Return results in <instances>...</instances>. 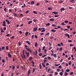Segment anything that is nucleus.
Returning <instances> with one entry per match:
<instances>
[{"label": "nucleus", "mask_w": 76, "mask_h": 76, "mask_svg": "<svg viewBox=\"0 0 76 76\" xmlns=\"http://www.w3.org/2000/svg\"><path fill=\"white\" fill-rule=\"evenodd\" d=\"M64 35H65V36L67 37L68 38H70V35H69V34L66 33V34H65Z\"/></svg>", "instance_id": "obj_1"}, {"label": "nucleus", "mask_w": 76, "mask_h": 76, "mask_svg": "<svg viewBox=\"0 0 76 76\" xmlns=\"http://www.w3.org/2000/svg\"><path fill=\"white\" fill-rule=\"evenodd\" d=\"M26 54H27V57H29V53L28 52H27L26 51Z\"/></svg>", "instance_id": "obj_2"}, {"label": "nucleus", "mask_w": 76, "mask_h": 76, "mask_svg": "<svg viewBox=\"0 0 76 76\" xmlns=\"http://www.w3.org/2000/svg\"><path fill=\"white\" fill-rule=\"evenodd\" d=\"M35 53L34 52L33 53L35 54V55H36V56H37V54H38V52L36 50L35 51Z\"/></svg>", "instance_id": "obj_3"}, {"label": "nucleus", "mask_w": 76, "mask_h": 76, "mask_svg": "<svg viewBox=\"0 0 76 76\" xmlns=\"http://www.w3.org/2000/svg\"><path fill=\"white\" fill-rule=\"evenodd\" d=\"M65 10L64 8H62L60 9L61 12H62V11H63Z\"/></svg>", "instance_id": "obj_4"}, {"label": "nucleus", "mask_w": 76, "mask_h": 76, "mask_svg": "<svg viewBox=\"0 0 76 76\" xmlns=\"http://www.w3.org/2000/svg\"><path fill=\"white\" fill-rule=\"evenodd\" d=\"M5 21L6 22H7L8 23V24H10V22H9V20H7V19H6L5 20Z\"/></svg>", "instance_id": "obj_5"}, {"label": "nucleus", "mask_w": 76, "mask_h": 76, "mask_svg": "<svg viewBox=\"0 0 76 76\" xmlns=\"http://www.w3.org/2000/svg\"><path fill=\"white\" fill-rule=\"evenodd\" d=\"M26 50H28L29 51H30V52L31 53H32V51L29 49L28 48H26Z\"/></svg>", "instance_id": "obj_6"}, {"label": "nucleus", "mask_w": 76, "mask_h": 76, "mask_svg": "<svg viewBox=\"0 0 76 76\" xmlns=\"http://www.w3.org/2000/svg\"><path fill=\"white\" fill-rule=\"evenodd\" d=\"M8 57L10 58H11L12 57V56H11V55L10 54V53H8Z\"/></svg>", "instance_id": "obj_7"}, {"label": "nucleus", "mask_w": 76, "mask_h": 76, "mask_svg": "<svg viewBox=\"0 0 76 76\" xmlns=\"http://www.w3.org/2000/svg\"><path fill=\"white\" fill-rule=\"evenodd\" d=\"M35 47H38V43L37 42L35 43Z\"/></svg>", "instance_id": "obj_8"}, {"label": "nucleus", "mask_w": 76, "mask_h": 76, "mask_svg": "<svg viewBox=\"0 0 76 76\" xmlns=\"http://www.w3.org/2000/svg\"><path fill=\"white\" fill-rule=\"evenodd\" d=\"M51 31H52V32H56V30L54 29H52L51 30Z\"/></svg>", "instance_id": "obj_9"}, {"label": "nucleus", "mask_w": 76, "mask_h": 76, "mask_svg": "<svg viewBox=\"0 0 76 76\" xmlns=\"http://www.w3.org/2000/svg\"><path fill=\"white\" fill-rule=\"evenodd\" d=\"M52 13H54L55 15H57L58 12H53Z\"/></svg>", "instance_id": "obj_10"}, {"label": "nucleus", "mask_w": 76, "mask_h": 76, "mask_svg": "<svg viewBox=\"0 0 76 76\" xmlns=\"http://www.w3.org/2000/svg\"><path fill=\"white\" fill-rule=\"evenodd\" d=\"M26 43H27L28 45H31V43L29 42V41H26Z\"/></svg>", "instance_id": "obj_11"}, {"label": "nucleus", "mask_w": 76, "mask_h": 76, "mask_svg": "<svg viewBox=\"0 0 76 76\" xmlns=\"http://www.w3.org/2000/svg\"><path fill=\"white\" fill-rule=\"evenodd\" d=\"M42 66H43V67H45V65L44 63H42Z\"/></svg>", "instance_id": "obj_12"}, {"label": "nucleus", "mask_w": 76, "mask_h": 76, "mask_svg": "<svg viewBox=\"0 0 76 76\" xmlns=\"http://www.w3.org/2000/svg\"><path fill=\"white\" fill-rule=\"evenodd\" d=\"M64 73H65L64 74L65 76H67V75H68V73L66 72H65Z\"/></svg>", "instance_id": "obj_13"}, {"label": "nucleus", "mask_w": 76, "mask_h": 76, "mask_svg": "<svg viewBox=\"0 0 76 76\" xmlns=\"http://www.w3.org/2000/svg\"><path fill=\"white\" fill-rule=\"evenodd\" d=\"M39 66L40 67V69H42V65H41V64H39Z\"/></svg>", "instance_id": "obj_14"}, {"label": "nucleus", "mask_w": 76, "mask_h": 76, "mask_svg": "<svg viewBox=\"0 0 76 76\" xmlns=\"http://www.w3.org/2000/svg\"><path fill=\"white\" fill-rule=\"evenodd\" d=\"M15 66L14 65L12 66V70H15Z\"/></svg>", "instance_id": "obj_15"}, {"label": "nucleus", "mask_w": 76, "mask_h": 76, "mask_svg": "<svg viewBox=\"0 0 76 76\" xmlns=\"http://www.w3.org/2000/svg\"><path fill=\"white\" fill-rule=\"evenodd\" d=\"M23 57H24V58L25 59L26 58V57H25V55L24 53H23Z\"/></svg>", "instance_id": "obj_16"}, {"label": "nucleus", "mask_w": 76, "mask_h": 76, "mask_svg": "<svg viewBox=\"0 0 76 76\" xmlns=\"http://www.w3.org/2000/svg\"><path fill=\"white\" fill-rule=\"evenodd\" d=\"M48 9L49 10H52V8L51 7H49L48 8Z\"/></svg>", "instance_id": "obj_17"}, {"label": "nucleus", "mask_w": 76, "mask_h": 76, "mask_svg": "<svg viewBox=\"0 0 76 76\" xmlns=\"http://www.w3.org/2000/svg\"><path fill=\"white\" fill-rule=\"evenodd\" d=\"M54 19L53 18H51L50 20V21H54Z\"/></svg>", "instance_id": "obj_18"}, {"label": "nucleus", "mask_w": 76, "mask_h": 76, "mask_svg": "<svg viewBox=\"0 0 76 76\" xmlns=\"http://www.w3.org/2000/svg\"><path fill=\"white\" fill-rule=\"evenodd\" d=\"M28 60H32V57H30L28 58Z\"/></svg>", "instance_id": "obj_19"}, {"label": "nucleus", "mask_w": 76, "mask_h": 76, "mask_svg": "<svg viewBox=\"0 0 76 76\" xmlns=\"http://www.w3.org/2000/svg\"><path fill=\"white\" fill-rule=\"evenodd\" d=\"M28 31L26 32V33H25L26 36H28Z\"/></svg>", "instance_id": "obj_20"}, {"label": "nucleus", "mask_w": 76, "mask_h": 76, "mask_svg": "<svg viewBox=\"0 0 76 76\" xmlns=\"http://www.w3.org/2000/svg\"><path fill=\"white\" fill-rule=\"evenodd\" d=\"M35 71V68H34L33 70L32 73H34Z\"/></svg>", "instance_id": "obj_21"}, {"label": "nucleus", "mask_w": 76, "mask_h": 76, "mask_svg": "<svg viewBox=\"0 0 76 76\" xmlns=\"http://www.w3.org/2000/svg\"><path fill=\"white\" fill-rule=\"evenodd\" d=\"M59 16V15H55L54 17L55 18H58Z\"/></svg>", "instance_id": "obj_22"}, {"label": "nucleus", "mask_w": 76, "mask_h": 76, "mask_svg": "<svg viewBox=\"0 0 76 76\" xmlns=\"http://www.w3.org/2000/svg\"><path fill=\"white\" fill-rule=\"evenodd\" d=\"M34 1H31V4H34Z\"/></svg>", "instance_id": "obj_23"}, {"label": "nucleus", "mask_w": 76, "mask_h": 76, "mask_svg": "<svg viewBox=\"0 0 76 76\" xmlns=\"http://www.w3.org/2000/svg\"><path fill=\"white\" fill-rule=\"evenodd\" d=\"M63 3V1H58V3Z\"/></svg>", "instance_id": "obj_24"}, {"label": "nucleus", "mask_w": 76, "mask_h": 76, "mask_svg": "<svg viewBox=\"0 0 76 76\" xmlns=\"http://www.w3.org/2000/svg\"><path fill=\"white\" fill-rule=\"evenodd\" d=\"M46 26H50V23H48L46 24Z\"/></svg>", "instance_id": "obj_25"}, {"label": "nucleus", "mask_w": 76, "mask_h": 76, "mask_svg": "<svg viewBox=\"0 0 76 76\" xmlns=\"http://www.w3.org/2000/svg\"><path fill=\"white\" fill-rule=\"evenodd\" d=\"M66 72H70V70L69 69H67L66 70Z\"/></svg>", "instance_id": "obj_26"}, {"label": "nucleus", "mask_w": 76, "mask_h": 76, "mask_svg": "<svg viewBox=\"0 0 76 76\" xmlns=\"http://www.w3.org/2000/svg\"><path fill=\"white\" fill-rule=\"evenodd\" d=\"M4 10L5 12H6L7 11V9H6V8H4Z\"/></svg>", "instance_id": "obj_27"}, {"label": "nucleus", "mask_w": 76, "mask_h": 76, "mask_svg": "<svg viewBox=\"0 0 76 76\" xmlns=\"http://www.w3.org/2000/svg\"><path fill=\"white\" fill-rule=\"evenodd\" d=\"M70 1L71 3H73L75 1V0H70Z\"/></svg>", "instance_id": "obj_28"}, {"label": "nucleus", "mask_w": 76, "mask_h": 76, "mask_svg": "<svg viewBox=\"0 0 76 76\" xmlns=\"http://www.w3.org/2000/svg\"><path fill=\"white\" fill-rule=\"evenodd\" d=\"M18 45H19V46L21 45V43H20V42H18Z\"/></svg>", "instance_id": "obj_29"}, {"label": "nucleus", "mask_w": 76, "mask_h": 76, "mask_svg": "<svg viewBox=\"0 0 76 76\" xmlns=\"http://www.w3.org/2000/svg\"><path fill=\"white\" fill-rule=\"evenodd\" d=\"M37 27H35L34 30V31H37Z\"/></svg>", "instance_id": "obj_30"}, {"label": "nucleus", "mask_w": 76, "mask_h": 76, "mask_svg": "<svg viewBox=\"0 0 76 76\" xmlns=\"http://www.w3.org/2000/svg\"><path fill=\"white\" fill-rule=\"evenodd\" d=\"M53 57H55V58H56L57 57V56H56V54H54L53 55Z\"/></svg>", "instance_id": "obj_31"}, {"label": "nucleus", "mask_w": 76, "mask_h": 76, "mask_svg": "<svg viewBox=\"0 0 76 76\" xmlns=\"http://www.w3.org/2000/svg\"><path fill=\"white\" fill-rule=\"evenodd\" d=\"M33 13H34V14H37V12L36 11H34L33 12Z\"/></svg>", "instance_id": "obj_32"}, {"label": "nucleus", "mask_w": 76, "mask_h": 76, "mask_svg": "<svg viewBox=\"0 0 76 76\" xmlns=\"http://www.w3.org/2000/svg\"><path fill=\"white\" fill-rule=\"evenodd\" d=\"M28 73H29L30 74L31 73V70L30 69H29L28 71Z\"/></svg>", "instance_id": "obj_33"}, {"label": "nucleus", "mask_w": 76, "mask_h": 76, "mask_svg": "<svg viewBox=\"0 0 76 76\" xmlns=\"http://www.w3.org/2000/svg\"><path fill=\"white\" fill-rule=\"evenodd\" d=\"M32 21H29L28 22V24H30V23H32Z\"/></svg>", "instance_id": "obj_34"}, {"label": "nucleus", "mask_w": 76, "mask_h": 76, "mask_svg": "<svg viewBox=\"0 0 76 76\" xmlns=\"http://www.w3.org/2000/svg\"><path fill=\"white\" fill-rule=\"evenodd\" d=\"M6 49L7 50H9V47H8L7 46H6Z\"/></svg>", "instance_id": "obj_35"}, {"label": "nucleus", "mask_w": 76, "mask_h": 76, "mask_svg": "<svg viewBox=\"0 0 76 76\" xmlns=\"http://www.w3.org/2000/svg\"><path fill=\"white\" fill-rule=\"evenodd\" d=\"M64 22H65V23H69V21H68L67 20H66L64 21Z\"/></svg>", "instance_id": "obj_36"}, {"label": "nucleus", "mask_w": 76, "mask_h": 76, "mask_svg": "<svg viewBox=\"0 0 76 76\" xmlns=\"http://www.w3.org/2000/svg\"><path fill=\"white\" fill-rule=\"evenodd\" d=\"M60 76H62L63 75V72H61L59 73Z\"/></svg>", "instance_id": "obj_37"}, {"label": "nucleus", "mask_w": 76, "mask_h": 76, "mask_svg": "<svg viewBox=\"0 0 76 76\" xmlns=\"http://www.w3.org/2000/svg\"><path fill=\"white\" fill-rule=\"evenodd\" d=\"M63 50V48L61 47L59 49V50L61 51V50Z\"/></svg>", "instance_id": "obj_38"}, {"label": "nucleus", "mask_w": 76, "mask_h": 76, "mask_svg": "<svg viewBox=\"0 0 76 76\" xmlns=\"http://www.w3.org/2000/svg\"><path fill=\"white\" fill-rule=\"evenodd\" d=\"M15 16V17H16L17 16V15L15 13H14L13 14Z\"/></svg>", "instance_id": "obj_39"}, {"label": "nucleus", "mask_w": 76, "mask_h": 76, "mask_svg": "<svg viewBox=\"0 0 76 76\" xmlns=\"http://www.w3.org/2000/svg\"><path fill=\"white\" fill-rule=\"evenodd\" d=\"M62 25H66V24H64V23L63 22L61 23Z\"/></svg>", "instance_id": "obj_40"}, {"label": "nucleus", "mask_w": 76, "mask_h": 76, "mask_svg": "<svg viewBox=\"0 0 76 76\" xmlns=\"http://www.w3.org/2000/svg\"><path fill=\"white\" fill-rule=\"evenodd\" d=\"M55 75H58V72H55Z\"/></svg>", "instance_id": "obj_41"}, {"label": "nucleus", "mask_w": 76, "mask_h": 76, "mask_svg": "<svg viewBox=\"0 0 76 76\" xmlns=\"http://www.w3.org/2000/svg\"><path fill=\"white\" fill-rule=\"evenodd\" d=\"M2 25H3V26H6V25L5 23H3L2 24Z\"/></svg>", "instance_id": "obj_42"}, {"label": "nucleus", "mask_w": 76, "mask_h": 76, "mask_svg": "<svg viewBox=\"0 0 76 76\" xmlns=\"http://www.w3.org/2000/svg\"><path fill=\"white\" fill-rule=\"evenodd\" d=\"M1 32H4V31H3V29H2V28H1Z\"/></svg>", "instance_id": "obj_43"}, {"label": "nucleus", "mask_w": 76, "mask_h": 76, "mask_svg": "<svg viewBox=\"0 0 76 76\" xmlns=\"http://www.w3.org/2000/svg\"><path fill=\"white\" fill-rule=\"evenodd\" d=\"M67 28H68V29H69L70 28V26H67Z\"/></svg>", "instance_id": "obj_44"}, {"label": "nucleus", "mask_w": 76, "mask_h": 76, "mask_svg": "<svg viewBox=\"0 0 76 76\" xmlns=\"http://www.w3.org/2000/svg\"><path fill=\"white\" fill-rule=\"evenodd\" d=\"M44 51L45 53H47V50L45 49L44 50Z\"/></svg>", "instance_id": "obj_45"}, {"label": "nucleus", "mask_w": 76, "mask_h": 76, "mask_svg": "<svg viewBox=\"0 0 76 76\" xmlns=\"http://www.w3.org/2000/svg\"><path fill=\"white\" fill-rule=\"evenodd\" d=\"M62 73H64V69H62L61 70Z\"/></svg>", "instance_id": "obj_46"}, {"label": "nucleus", "mask_w": 76, "mask_h": 76, "mask_svg": "<svg viewBox=\"0 0 76 76\" xmlns=\"http://www.w3.org/2000/svg\"><path fill=\"white\" fill-rule=\"evenodd\" d=\"M4 48H5L4 47V46L2 47V50H4Z\"/></svg>", "instance_id": "obj_47"}, {"label": "nucleus", "mask_w": 76, "mask_h": 76, "mask_svg": "<svg viewBox=\"0 0 76 76\" xmlns=\"http://www.w3.org/2000/svg\"><path fill=\"white\" fill-rule=\"evenodd\" d=\"M46 55H44L42 56V57L44 58V57H46Z\"/></svg>", "instance_id": "obj_48"}, {"label": "nucleus", "mask_w": 76, "mask_h": 76, "mask_svg": "<svg viewBox=\"0 0 76 76\" xmlns=\"http://www.w3.org/2000/svg\"><path fill=\"white\" fill-rule=\"evenodd\" d=\"M69 9H73V7H69Z\"/></svg>", "instance_id": "obj_49"}, {"label": "nucleus", "mask_w": 76, "mask_h": 76, "mask_svg": "<svg viewBox=\"0 0 76 76\" xmlns=\"http://www.w3.org/2000/svg\"><path fill=\"white\" fill-rule=\"evenodd\" d=\"M21 68H22V69H24V70H25V68L23 66H21Z\"/></svg>", "instance_id": "obj_50"}, {"label": "nucleus", "mask_w": 76, "mask_h": 76, "mask_svg": "<svg viewBox=\"0 0 76 76\" xmlns=\"http://www.w3.org/2000/svg\"><path fill=\"white\" fill-rule=\"evenodd\" d=\"M39 56H42V53H39Z\"/></svg>", "instance_id": "obj_51"}, {"label": "nucleus", "mask_w": 76, "mask_h": 76, "mask_svg": "<svg viewBox=\"0 0 76 76\" xmlns=\"http://www.w3.org/2000/svg\"><path fill=\"white\" fill-rule=\"evenodd\" d=\"M45 46H44L43 47L42 50H44V49H45Z\"/></svg>", "instance_id": "obj_52"}, {"label": "nucleus", "mask_w": 76, "mask_h": 76, "mask_svg": "<svg viewBox=\"0 0 76 76\" xmlns=\"http://www.w3.org/2000/svg\"><path fill=\"white\" fill-rule=\"evenodd\" d=\"M68 42H72V41L71 40H68Z\"/></svg>", "instance_id": "obj_53"}, {"label": "nucleus", "mask_w": 76, "mask_h": 76, "mask_svg": "<svg viewBox=\"0 0 76 76\" xmlns=\"http://www.w3.org/2000/svg\"><path fill=\"white\" fill-rule=\"evenodd\" d=\"M57 71L58 72H60V69L59 68H58L57 69Z\"/></svg>", "instance_id": "obj_54"}, {"label": "nucleus", "mask_w": 76, "mask_h": 76, "mask_svg": "<svg viewBox=\"0 0 76 76\" xmlns=\"http://www.w3.org/2000/svg\"><path fill=\"white\" fill-rule=\"evenodd\" d=\"M71 63H72V61H69V65H70V64H71Z\"/></svg>", "instance_id": "obj_55"}, {"label": "nucleus", "mask_w": 76, "mask_h": 76, "mask_svg": "<svg viewBox=\"0 0 76 76\" xmlns=\"http://www.w3.org/2000/svg\"><path fill=\"white\" fill-rule=\"evenodd\" d=\"M45 29H44L43 30H42L41 31L42 32H45Z\"/></svg>", "instance_id": "obj_56"}, {"label": "nucleus", "mask_w": 76, "mask_h": 76, "mask_svg": "<svg viewBox=\"0 0 76 76\" xmlns=\"http://www.w3.org/2000/svg\"><path fill=\"white\" fill-rule=\"evenodd\" d=\"M60 65V64H55V66H58Z\"/></svg>", "instance_id": "obj_57"}, {"label": "nucleus", "mask_w": 76, "mask_h": 76, "mask_svg": "<svg viewBox=\"0 0 76 76\" xmlns=\"http://www.w3.org/2000/svg\"><path fill=\"white\" fill-rule=\"evenodd\" d=\"M58 67V68H59L60 69H61V67H62L61 66V65L59 66Z\"/></svg>", "instance_id": "obj_58"}, {"label": "nucleus", "mask_w": 76, "mask_h": 76, "mask_svg": "<svg viewBox=\"0 0 76 76\" xmlns=\"http://www.w3.org/2000/svg\"><path fill=\"white\" fill-rule=\"evenodd\" d=\"M70 47H72V46H74V44H70Z\"/></svg>", "instance_id": "obj_59"}, {"label": "nucleus", "mask_w": 76, "mask_h": 76, "mask_svg": "<svg viewBox=\"0 0 76 76\" xmlns=\"http://www.w3.org/2000/svg\"><path fill=\"white\" fill-rule=\"evenodd\" d=\"M76 31H73V34H76Z\"/></svg>", "instance_id": "obj_60"}, {"label": "nucleus", "mask_w": 76, "mask_h": 76, "mask_svg": "<svg viewBox=\"0 0 76 76\" xmlns=\"http://www.w3.org/2000/svg\"><path fill=\"white\" fill-rule=\"evenodd\" d=\"M49 65H50V64H49V63H47L46 64V66H49Z\"/></svg>", "instance_id": "obj_61"}, {"label": "nucleus", "mask_w": 76, "mask_h": 76, "mask_svg": "<svg viewBox=\"0 0 76 76\" xmlns=\"http://www.w3.org/2000/svg\"><path fill=\"white\" fill-rule=\"evenodd\" d=\"M50 39H54V37L53 36L50 37Z\"/></svg>", "instance_id": "obj_62"}, {"label": "nucleus", "mask_w": 76, "mask_h": 76, "mask_svg": "<svg viewBox=\"0 0 76 76\" xmlns=\"http://www.w3.org/2000/svg\"><path fill=\"white\" fill-rule=\"evenodd\" d=\"M4 76V73H1V76Z\"/></svg>", "instance_id": "obj_63"}, {"label": "nucleus", "mask_w": 76, "mask_h": 76, "mask_svg": "<svg viewBox=\"0 0 76 76\" xmlns=\"http://www.w3.org/2000/svg\"><path fill=\"white\" fill-rule=\"evenodd\" d=\"M2 62L3 63H4L5 61L4 60V59H3L2 60Z\"/></svg>", "instance_id": "obj_64"}]
</instances>
